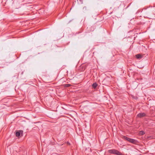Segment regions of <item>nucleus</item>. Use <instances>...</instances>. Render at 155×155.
Returning a JSON list of instances; mask_svg holds the SVG:
<instances>
[{
  "label": "nucleus",
  "instance_id": "nucleus-1",
  "mask_svg": "<svg viewBox=\"0 0 155 155\" xmlns=\"http://www.w3.org/2000/svg\"><path fill=\"white\" fill-rule=\"evenodd\" d=\"M108 152L110 153L117 155H121V153L117 150L112 149L108 150Z\"/></svg>",
  "mask_w": 155,
  "mask_h": 155
},
{
  "label": "nucleus",
  "instance_id": "nucleus-2",
  "mask_svg": "<svg viewBox=\"0 0 155 155\" xmlns=\"http://www.w3.org/2000/svg\"><path fill=\"white\" fill-rule=\"evenodd\" d=\"M122 138L124 140H127L131 143L134 144L136 143V141L134 139L127 137L125 136H123Z\"/></svg>",
  "mask_w": 155,
  "mask_h": 155
},
{
  "label": "nucleus",
  "instance_id": "nucleus-3",
  "mask_svg": "<svg viewBox=\"0 0 155 155\" xmlns=\"http://www.w3.org/2000/svg\"><path fill=\"white\" fill-rule=\"evenodd\" d=\"M146 115L145 113H140L137 114V116L139 117H142L145 116Z\"/></svg>",
  "mask_w": 155,
  "mask_h": 155
},
{
  "label": "nucleus",
  "instance_id": "nucleus-4",
  "mask_svg": "<svg viewBox=\"0 0 155 155\" xmlns=\"http://www.w3.org/2000/svg\"><path fill=\"white\" fill-rule=\"evenodd\" d=\"M23 132L22 130H19L17 132L15 133V135L16 137H18L21 134H22Z\"/></svg>",
  "mask_w": 155,
  "mask_h": 155
},
{
  "label": "nucleus",
  "instance_id": "nucleus-5",
  "mask_svg": "<svg viewBox=\"0 0 155 155\" xmlns=\"http://www.w3.org/2000/svg\"><path fill=\"white\" fill-rule=\"evenodd\" d=\"M136 58L139 59H140L142 58V56L140 54H138L136 55Z\"/></svg>",
  "mask_w": 155,
  "mask_h": 155
},
{
  "label": "nucleus",
  "instance_id": "nucleus-6",
  "mask_svg": "<svg viewBox=\"0 0 155 155\" xmlns=\"http://www.w3.org/2000/svg\"><path fill=\"white\" fill-rule=\"evenodd\" d=\"M97 86V84L96 83H93L92 85V87L94 88H96Z\"/></svg>",
  "mask_w": 155,
  "mask_h": 155
},
{
  "label": "nucleus",
  "instance_id": "nucleus-7",
  "mask_svg": "<svg viewBox=\"0 0 155 155\" xmlns=\"http://www.w3.org/2000/svg\"><path fill=\"white\" fill-rule=\"evenodd\" d=\"M145 134L144 132L143 131H141L140 132V134L141 135H143Z\"/></svg>",
  "mask_w": 155,
  "mask_h": 155
},
{
  "label": "nucleus",
  "instance_id": "nucleus-8",
  "mask_svg": "<svg viewBox=\"0 0 155 155\" xmlns=\"http://www.w3.org/2000/svg\"><path fill=\"white\" fill-rule=\"evenodd\" d=\"M83 10H84V11H85L86 10H87V7L85 6V7H84L83 8Z\"/></svg>",
  "mask_w": 155,
  "mask_h": 155
},
{
  "label": "nucleus",
  "instance_id": "nucleus-9",
  "mask_svg": "<svg viewBox=\"0 0 155 155\" xmlns=\"http://www.w3.org/2000/svg\"><path fill=\"white\" fill-rule=\"evenodd\" d=\"M71 85L70 84H66V86L67 87H69Z\"/></svg>",
  "mask_w": 155,
  "mask_h": 155
},
{
  "label": "nucleus",
  "instance_id": "nucleus-10",
  "mask_svg": "<svg viewBox=\"0 0 155 155\" xmlns=\"http://www.w3.org/2000/svg\"><path fill=\"white\" fill-rule=\"evenodd\" d=\"M67 143L68 144V145H70V143H69V142H67Z\"/></svg>",
  "mask_w": 155,
  "mask_h": 155
}]
</instances>
